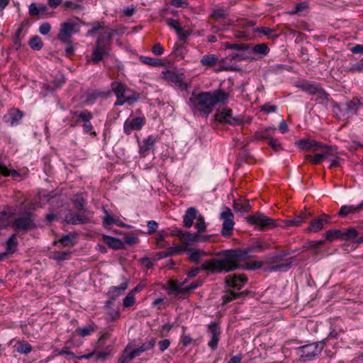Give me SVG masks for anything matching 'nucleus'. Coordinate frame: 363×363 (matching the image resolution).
Listing matches in <instances>:
<instances>
[{
	"instance_id": "obj_1",
	"label": "nucleus",
	"mask_w": 363,
	"mask_h": 363,
	"mask_svg": "<svg viewBox=\"0 0 363 363\" xmlns=\"http://www.w3.org/2000/svg\"><path fill=\"white\" fill-rule=\"evenodd\" d=\"M264 247L260 243L245 249L225 250L220 253L223 259H211L205 261L202 269H207L212 273L229 272L237 269L254 270L259 269L264 264L263 261H250L242 264L241 262L250 258V254L255 252H262Z\"/></svg>"
},
{
	"instance_id": "obj_2",
	"label": "nucleus",
	"mask_w": 363,
	"mask_h": 363,
	"mask_svg": "<svg viewBox=\"0 0 363 363\" xmlns=\"http://www.w3.org/2000/svg\"><path fill=\"white\" fill-rule=\"evenodd\" d=\"M228 94L223 89H218L213 92H201L189 99L188 105L194 113H199L206 118L213 111V108L218 102H224L228 99Z\"/></svg>"
},
{
	"instance_id": "obj_3",
	"label": "nucleus",
	"mask_w": 363,
	"mask_h": 363,
	"mask_svg": "<svg viewBox=\"0 0 363 363\" xmlns=\"http://www.w3.org/2000/svg\"><path fill=\"white\" fill-rule=\"evenodd\" d=\"M91 26V29L87 31V35H93L98 30H104L98 37L90 57V61L96 65L110 55L112 38L116 31L110 28H105L104 22L95 21Z\"/></svg>"
},
{
	"instance_id": "obj_4",
	"label": "nucleus",
	"mask_w": 363,
	"mask_h": 363,
	"mask_svg": "<svg viewBox=\"0 0 363 363\" xmlns=\"http://www.w3.org/2000/svg\"><path fill=\"white\" fill-rule=\"evenodd\" d=\"M247 223L251 225H256L260 227L262 229H268L273 228L277 226L281 227H289L294 226L298 227L300 226L303 223V220L301 218H297V216L294 219H289L281 221V223H277V220H273L263 213L257 212L253 216H250L246 218Z\"/></svg>"
},
{
	"instance_id": "obj_5",
	"label": "nucleus",
	"mask_w": 363,
	"mask_h": 363,
	"mask_svg": "<svg viewBox=\"0 0 363 363\" xmlns=\"http://www.w3.org/2000/svg\"><path fill=\"white\" fill-rule=\"evenodd\" d=\"M111 89L117 97L115 106H122L125 103L132 104L138 100V98L134 94H128L131 91L125 84L121 82H112Z\"/></svg>"
},
{
	"instance_id": "obj_6",
	"label": "nucleus",
	"mask_w": 363,
	"mask_h": 363,
	"mask_svg": "<svg viewBox=\"0 0 363 363\" xmlns=\"http://www.w3.org/2000/svg\"><path fill=\"white\" fill-rule=\"evenodd\" d=\"M325 346V342L320 341L301 346L297 350L302 360L311 361L320 354Z\"/></svg>"
},
{
	"instance_id": "obj_7",
	"label": "nucleus",
	"mask_w": 363,
	"mask_h": 363,
	"mask_svg": "<svg viewBox=\"0 0 363 363\" xmlns=\"http://www.w3.org/2000/svg\"><path fill=\"white\" fill-rule=\"evenodd\" d=\"M11 227L18 232L27 233L35 229L37 225L35 223V215L30 212H26L16 218L11 223Z\"/></svg>"
},
{
	"instance_id": "obj_8",
	"label": "nucleus",
	"mask_w": 363,
	"mask_h": 363,
	"mask_svg": "<svg viewBox=\"0 0 363 363\" xmlns=\"http://www.w3.org/2000/svg\"><path fill=\"white\" fill-rule=\"evenodd\" d=\"M71 114L72 119L75 123L81 124L85 133H89L91 135H96V133L94 130V127L91 123L93 115L90 111L88 110H82L80 111H73Z\"/></svg>"
},
{
	"instance_id": "obj_9",
	"label": "nucleus",
	"mask_w": 363,
	"mask_h": 363,
	"mask_svg": "<svg viewBox=\"0 0 363 363\" xmlns=\"http://www.w3.org/2000/svg\"><path fill=\"white\" fill-rule=\"evenodd\" d=\"M215 120L220 123H226L231 125H240L242 123V118L232 116V110L223 108L216 113Z\"/></svg>"
},
{
	"instance_id": "obj_10",
	"label": "nucleus",
	"mask_w": 363,
	"mask_h": 363,
	"mask_svg": "<svg viewBox=\"0 0 363 363\" xmlns=\"http://www.w3.org/2000/svg\"><path fill=\"white\" fill-rule=\"evenodd\" d=\"M234 216L229 208H225L220 213V219L223 220L221 234L224 237H229L232 235L235 223L233 221Z\"/></svg>"
},
{
	"instance_id": "obj_11",
	"label": "nucleus",
	"mask_w": 363,
	"mask_h": 363,
	"mask_svg": "<svg viewBox=\"0 0 363 363\" xmlns=\"http://www.w3.org/2000/svg\"><path fill=\"white\" fill-rule=\"evenodd\" d=\"M298 87L301 89L303 91L308 92L309 94L316 95L320 99H325L327 101L329 99V94H327L318 84L304 82L298 85Z\"/></svg>"
},
{
	"instance_id": "obj_12",
	"label": "nucleus",
	"mask_w": 363,
	"mask_h": 363,
	"mask_svg": "<svg viewBox=\"0 0 363 363\" xmlns=\"http://www.w3.org/2000/svg\"><path fill=\"white\" fill-rule=\"evenodd\" d=\"M75 26L76 23L70 21L62 23L57 39L64 43L70 44L72 43L70 38L74 33Z\"/></svg>"
},
{
	"instance_id": "obj_13",
	"label": "nucleus",
	"mask_w": 363,
	"mask_h": 363,
	"mask_svg": "<svg viewBox=\"0 0 363 363\" xmlns=\"http://www.w3.org/2000/svg\"><path fill=\"white\" fill-rule=\"evenodd\" d=\"M94 213L92 211L84 209L80 214H70L67 217V222L72 225H79L88 223L91 221Z\"/></svg>"
},
{
	"instance_id": "obj_14",
	"label": "nucleus",
	"mask_w": 363,
	"mask_h": 363,
	"mask_svg": "<svg viewBox=\"0 0 363 363\" xmlns=\"http://www.w3.org/2000/svg\"><path fill=\"white\" fill-rule=\"evenodd\" d=\"M208 332L211 335V340L208 345L215 350L218 347V343L220 337V330L218 323L215 322L211 323L208 326Z\"/></svg>"
},
{
	"instance_id": "obj_15",
	"label": "nucleus",
	"mask_w": 363,
	"mask_h": 363,
	"mask_svg": "<svg viewBox=\"0 0 363 363\" xmlns=\"http://www.w3.org/2000/svg\"><path fill=\"white\" fill-rule=\"evenodd\" d=\"M23 112L16 108H11L8 113L4 116V121L9 123L10 125L13 126L20 123L22 118L23 117Z\"/></svg>"
},
{
	"instance_id": "obj_16",
	"label": "nucleus",
	"mask_w": 363,
	"mask_h": 363,
	"mask_svg": "<svg viewBox=\"0 0 363 363\" xmlns=\"http://www.w3.org/2000/svg\"><path fill=\"white\" fill-rule=\"evenodd\" d=\"M145 122L143 117H135L131 120H126L123 128L126 134L129 135L134 130H140Z\"/></svg>"
},
{
	"instance_id": "obj_17",
	"label": "nucleus",
	"mask_w": 363,
	"mask_h": 363,
	"mask_svg": "<svg viewBox=\"0 0 363 363\" xmlns=\"http://www.w3.org/2000/svg\"><path fill=\"white\" fill-rule=\"evenodd\" d=\"M362 228H359L357 230L354 228H347L345 232H342V240H353L354 243L360 244L363 242V233L360 232Z\"/></svg>"
},
{
	"instance_id": "obj_18",
	"label": "nucleus",
	"mask_w": 363,
	"mask_h": 363,
	"mask_svg": "<svg viewBox=\"0 0 363 363\" xmlns=\"http://www.w3.org/2000/svg\"><path fill=\"white\" fill-rule=\"evenodd\" d=\"M247 277L245 274H233L226 277L227 283L233 288L240 290L247 282Z\"/></svg>"
},
{
	"instance_id": "obj_19",
	"label": "nucleus",
	"mask_w": 363,
	"mask_h": 363,
	"mask_svg": "<svg viewBox=\"0 0 363 363\" xmlns=\"http://www.w3.org/2000/svg\"><path fill=\"white\" fill-rule=\"evenodd\" d=\"M226 59L238 62L252 59L251 56L250 45L247 46V48H243L239 52L237 51L236 52L230 54Z\"/></svg>"
},
{
	"instance_id": "obj_20",
	"label": "nucleus",
	"mask_w": 363,
	"mask_h": 363,
	"mask_svg": "<svg viewBox=\"0 0 363 363\" xmlns=\"http://www.w3.org/2000/svg\"><path fill=\"white\" fill-rule=\"evenodd\" d=\"M297 147H298L301 150H310L313 149V150H320L322 147V144L310 139H301L296 143Z\"/></svg>"
},
{
	"instance_id": "obj_21",
	"label": "nucleus",
	"mask_w": 363,
	"mask_h": 363,
	"mask_svg": "<svg viewBox=\"0 0 363 363\" xmlns=\"http://www.w3.org/2000/svg\"><path fill=\"white\" fill-rule=\"evenodd\" d=\"M104 93L98 91H89L84 93L81 99L84 104L91 105L96 101L99 97L104 96Z\"/></svg>"
},
{
	"instance_id": "obj_22",
	"label": "nucleus",
	"mask_w": 363,
	"mask_h": 363,
	"mask_svg": "<svg viewBox=\"0 0 363 363\" xmlns=\"http://www.w3.org/2000/svg\"><path fill=\"white\" fill-rule=\"evenodd\" d=\"M155 139L153 136L150 135L143 141V145L140 147L139 153L142 157H146L149 152L153 150Z\"/></svg>"
},
{
	"instance_id": "obj_23",
	"label": "nucleus",
	"mask_w": 363,
	"mask_h": 363,
	"mask_svg": "<svg viewBox=\"0 0 363 363\" xmlns=\"http://www.w3.org/2000/svg\"><path fill=\"white\" fill-rule=\"evenodd\" d=\"M197 213L198 211L194 207L189 208L186 210L183 218V223L185 228H189L192 226L194 220L198 217Z\"/></svg>"
},
{
	"instance_id": "obj_24",
	"label": "nucleus",
	"mask_w": 363,
	"mask_h": 363,
	"mask_svg": "<svg viewBox=\"0 0 363 363\" xmlns=\"http://www.w3.org/2000/svg\"><path fill=\"white\" fill-rule=\"evenodd\" d=\"M128 284L127 281L123 282L119 286H112L109 289L107 296L109 298L115 300L116 298L122 295L128 289Z\"/></svg>"
},
{
	"instance_id": "obj_25",
	"label": "nucleus",
	"mask_w": 363,
	"mask_h": 363,
	"mask_svg": "<svg viewBox=\"0 0 363 363\" xmlns=\"http://www.w3.org/2000/svg\"><path fill=\"white\" fill-rule=\"evenodd\" d=\"M362 105V104L360 99L354 97L350 101L345 104V107L344 111L347 114L354 115L357 113L359 107Z\"/></svg>"
},
{
	"instance_id": "obj_26",
	"label": "nucleus",
	"mask_w": 363,
	"mask_h": 363,
	"mask_svg": "<svg viewBox=\"0 0 363 363\" xmlns=\"http://www.w3.org/2000/svg\"><path fill=\"white\" fill-rule=\"evenodd\" d=\"M102 238L109 247L113 250L124 249V243L121 240L106 235H104Z\"/></svg>"
},
{
	"instance_id": "obj_27",
	"label": "nucleus",
	"mask_w": 363,
	"mask_h": 363,
	"mask_svg": "<svg viewBox=\"0 0 363 363\" xmlns=\"http://www.w3.org/2000/svg\"><path fill=\"white\" fill-rule=\"evenodd\" d=\"M94 355H95L96 361H99V360L104 361L109 357L110 352H96V350H94L89 354L80 355V356L77 357V359H82L84 358L89 359Z\"/></svg>"
},
{
	"instance_id": "obj_28",
	"label": "nucleus",
	"mask_w": 363,
	"mask_h": 363,
	"mask_svg": "<svg viewBox=\"0 0 363 363\" xmlns=\"http://www.w3.org/2000/svg\"><path fill=\"white\" fill-rule=\"evenodd\" d=\"M233 208L237 213L243 214L250 211L251 206L247 200H239L234 201Z\"/></svg>"
},
{
	"instance_id": "obj_29",
	"label": "nucleus",
	"mask_w": 363,
	"mask_h": 363,
	"mask_svg": "<svg viewBox=\"0 0 363 363\" xmlns=\"http://www.w3.org/2000/svg\"><path fill=\"white\" fill-rule=\"evenodd\" d=\"M363 209V201L357 205V206H343L340 208L338 216L341 217H345L348 214L350 213H354L356 212H358L359 211Z\"/></svg>"
},
{
	"instance_id": "obj_30",
	"label": "nucleus",
	"mask_w": 363,
	"mask_h": 363,
	"mask_svg": "<svg viewBox=\"0 0 363 363\" xmlns=\"http://www.w3.org/2000/svg\"><path fill=\"white\" fill-rule=\"evenodd\" d=\"M155 338H151L148 341L144 342L142 344L141 346L139 347L135 348L133 350L134 354L135 357L140 356L143 352L147 351L150 349H152L155 347Z\"/></svg>"
},
{
	"instance_id": "obj_31",
	"label": "nucleus",
	"mask_w": 363,
	"mask_h": 363,
	"mask_svg": "<svg viewBox=\"0 0 363 363\" xmlns=\"http://www.w3.org/2000/svg\"><path fill=\"white\" fill-rule=\"evenodd\" d=\"M199 240L198 233H184V235L182 236L181 242L185 247L191 246L197 242Z\"/></svg>"
},
{
	"instance_id": "obj_32",
	"label": "nucleus",
	"mask_w": 363,
	"mask_h": 363,
	"mask_svg": "<svg viewBox=\"0 0 363 363\" xmlns=\"http://www.w3.org/2000/svg\"><path fill=\"white\" fill-rule=\"evenodd\" d=\"M131 346L128 345L123 350L122 354L118 358V363H129L135 357L133 350H130Z\"/></svg>"
},
{
	"instance_id": "obj_33",
	"label": "nucleus",
	"mask_w": 363,
	"mask_h": 363,
	"mask_svg": "<svg viewBox=\"0 0 363 363\" xmlns=\"http://www.w3.org/2000/svg\"><path fill=\"white\" fill-rule=\"evenodd\" d=\"M289 255V252L287 251H282L279 254L274 253V254L269 255L266 257V263L271 264H276V263L283 260L284 258Z\"/></svg>"
},
{
	"instance_id": "obj_34",
	"label": "nucleus",
	"mask_w": 363,
	"mask_h": 363,
	"mask_svg": "<svg viewBox=\"0 0 363 363\" xmlns=\"http://www.w3.org/2000/svg\"><path fill=\"white\" fill-rule=\"evenodd\" d=\"M276 131L275 128H267L264 131L256 132L254 135V138L257 140H260L263 139L269 140L272 135L274 134Z\"/></svg>"
},
{
	"instance_id": "obj_35",
	"label": "nucleus",
	"mask_w": 363,
	"mask_h": 363,
	"mask_svg": "<svg viewBox=\"0 0 363 363\" xmlns=\"http://www.w3.org/2000/svg\"><path fill=\"white\" fill-rule=\"evenodd\" d=\"M18 246L17 235L13 234L6 241V252L13 254L16 252Z\"/></svg>"
},
{
	"instance_id": "obj_36",
	"label": "nucleus",
	"mask_w": 363,
	"mask_h": 363,
	"mask_svg": "<svg viewBox=\"0 0 363 363\" xmlns=\"http://www.w3.org/2000/svg\"><path fill=\"white\" fill-rule=\"evenodd\" d=\"M247 293V291L238 293V292H234L231 290H228L225 292V294L222 297V299L223 301V303L226 304L227 303H228L230 301H232L235 299L240 298V296H242V295H244Z\"/></svg>"
},
{
	"instance_id": "obj_37",
	"label": "nucleus",
	"mask_w": 363,
	"mask_h": 363,
	"mask_svg": "<svg viewBox=\"0 0 363 363\" xmlns=\"http://www.w3.org/2000/svg\"><path fill=\"white\" fill-rule=\"evenodd\" d=\"M14 348L16 351L21 354H28L32 351V346L26 341H18Z\"/></svg>"
},
{
	"instance_id": "obj_38",
	"label": "nucleus",
	"mask_w": 363,
	"mask_h": 363,
	"mask_svg": "<svg viewBox=\"0 0 363 363\" xmlns=\"http://www.w3.org/2000/svg\"><path fill=\"white\" fill-rule=\"evenodd\" d=\"M251 52L257 55H267L269 52V48L265 43H259L252 47L250 46Z\"/></svg>"
},
{
	"instance_id": "obj_39",
	"label": "nucleus",
	"mask_w": 363,
	"mask_h": 363,
	"mask_svg": "<svg viewBox=\"0 0 363 363\" xmlns=\"http://www.w3.org/2000/svg\"><path fill=\"white\" fill-rule=\"evenodd\" d=\"M140 60L145 65H149L156 67L163 66L164 65V63L160 59L152 58L146 56H140Z\"/></svg>"
},
{
	"instance_id": "obj_40",
	"label": "nucleus",
	"mask_w": 363,
	"mask_h": 363,
	"mask_svg": "<svg viewBox=\"0 0 363 363\" xmlns=\"http://www.w3.org/2000/svg\"><path fill=\"white\" fill-rule=\"evenodd\" d=\"M323 148L322 152L320 153L322 160L329 159L330 157H334L337 155L336 148L332 146H323L322 145V147Z\"/></svg>"
},
{
	"instance_id": "obj_41",
	"label": "nucleus",
	"mask_w": 363,
	"mask_h": 363,
	"mask_svg": "<svg viewBox=\"0 0 363 363\" xmlns=\"http://www.w3.org/2000/svg\"><path fill=\"white\" fill-rule=\"evenodd\" d=\"M104 211L106 214L103 219V224L104 226L110 225L112 224H117L119 226L122 225V223H118V219H117L113 215L109 214L105 208L104 209Z\"/></svg>"
},
{
	"instance_id": "obj_42",
	"label": "nucleus",
	"mask_w": 363,
	"mask_h": 363,
	"mask_svg": "<svg viewBox=\"0 0 363 363\" xmlns=\"http://www.w3.org/2000/svg\"><path fill=\"white\" fill-rule=\"evenodd\" d=\"M187 252L189 253V260L192 262L198 263L202 255H205L206 253L203 250H193L192 249H188Z\"/></svg>"
},
{
	"instance_id": "obj_43",
	"label": "nucleus",
	"mask_w": 363,
	"mask_h": 363,
	"mask_svg": "<svg viewBox=\"0 0 363 363\" xmlns=\"http://www.w3.org/2000/svg\"><path fill=\"white\" fill-rule=\"evenodd\" d=\"M324 220L323 218L312 220L308 227V230L316 233L323 228Z\"/></svg>"
},
{
	"instance_id": "obj_44",
	"label": "nucleus",
	"mask_w": 363,
	"mask_h": 363,
	"mask_svg": "<svg viewBox=\"0 0 363 363\" xmlns=\"http://www.w3.org/2000/svg\"><path fill=\"white\" fill-rule=\"evenodd\" d=\"M325 238L332 242L336 239L342 240V232L340 230H328L325 235Z\"/></svg>"
},
{
	"instance_id": "obj_45",
	"label": "nucleus",
	"mask_w": 363,
	"mask_h": 363,
	"mask_svg": "<svg viewBox=\"0 0 363 363\" xmlns=\"http://www.w3.org/2000/svg\"><path fill=\"white\" fill-rule=\"evenodd\" d=\"M294 259H295V257H291L289 262L284 263V264H277V265L272 266L271 267H269V272H276V271L282 270L284 269L285 270H287L291 267L292 262Z\"/></svg>"
},
{
	"instance_id": "obj_46",
	"label": "nucleus",
	"mask_w": 363,
	"mask_h": 363,
	"mask_svg": "<svg viewBox=\"0 0 363 363\" xmlns=\"http://www.w3.org/2000/svg\"><path fill=\"white\" fill-rule=\"evenodd\" d=\"M28 44L29 46L35 50H40L43 46V43L40 38L38 35L32 37L30 39Z\"/></svg>"
},
{
	"instance_id": "obj_47",
	"label": "nucleus",
	"mask_w": 363,
	"mask_h": 363,
	"mask_svg": "<svg viewBox=\"0 0 363 363\" xmlns=\"http://www.w3.org/2000/svg\"><path fill=\"white\" fill-rule=\"evenodd\" d=\"M218 60V58L215 55H206L201 59V63L203 66H212Z\"/></svg>"
},
{
	"instance_id": "obj_48",
	"label": "nucleus",
	"mask_w": 363,
	"mask_h": 363,
	"mask_svg": "<svg viewBox=\"0 0 363 363\" xmlns=\"http://www.w3.org/2000/svg\"><path fill=\"white\" fill-rule=\"evenodd\" d=\"M195 227L197 230L196 233H198L199 235L200 233L206 231V223L204 221V218L201 215H199L196 218V223Z\"/></svg>"
},
{
	"instance_id": "obj_49",
	"label": "nucleus",
	"mask_w": 363,
	"mask_h": 363,
	"mask_svg": "<svg viewBox=\"0 0 363 363\" xmlns=\"http://www.w3.org/2000/svg\"><path fill=\"white\" fill-rule=\"evenodd\" d=\"M169 294L175 292L179 295H184L182 284L179 285L178 283L175 281H169Z\"/></svg>"
},
{
	"instance_id": "obj_50",
	"label": "nucleus",
	"mask_w": 363,
	"mask_h": 363,
	"mask_svg": "<svg viewBox=\"0 0 363 363\" xmlns=\"http://www.w3.org/2000/svg\"><path fill=\"white\" fill-rule=\"evenodd\" d=\"M250 45V44L246 43H230L228 42H225L224 43V47L226 49H230L235 50L236 52H239L240 50H242L245 48H247V46Z\"/></svg>"
},
{
	"instance_id": "obj_51",
	"label": "nucleus",
	"mask_w": 363,
	"mask_h": 363,
	"mask_svg": "<svg viewBox=\"0 0 363 363\" xmlns=\"http://www.w3.org/2000/svg\"><path fill=\"white\" fill-rule=\"evenodd\" d=\"M163 76L165 79L174 82L175 84L179 82V79L180 78L176 73L169 70L164 72Z\"/></svg>"
},
{
	"instance_id": "obj_52",
	"label": "nucleus",
	"mask_w": 363,
	"mask_h": 363,
	"mask_svg": "<svg viewBox=\"0 0 363 363\" xmlns=\"http://www.w3.org/2000/svg\"><path fill=\"white\" fill-rule=\"evenodd\" d=\"M95 330V328L92 325H88L84 328H79L76 330V332L82 337L90 335L91 332Z\"/></svg>"
},
{
	"instance_id": "obj_53",
	"label": "nucleus",
	"mask_w": 363,
	"mask_h": 363,
	"mask_svg": "<svg viewBox=\"0 0 363 363\" xmlns=\"http://www.w3.org/2000/svg\"><path fill=\"white\" fill-rule=\"evenodd\" d=\"M74 203L75 207L78 210H79V211L84 210V207L86 204V201H85L84 199L83 198V196H82L81 195H77L75 196V199H74Z\"/></svg>"
},
{
	"instance_id": "obj_54",
	"label": "nucleus",
	"mask_w": 363,
	"mask_h": 363,
	"mask_svg": "<svg viewBox=\"0 0 363 363\" xmlns=\"http://www.w3.org/2000/svg\"><path fill=\"white\" fill-rule=\"evenodd\" d=\"M135 302V298L133 293L129 292L123 298V306L126 308L131 307Z\"/></svg>"
},
{
	"instance_id": "obj_55",
	"label": "nucleus",
	"mask_w": 363,
	"mask_h": 363,
	"mask_svg": "<svg viewBox=\"0 0 363 363\" xmlns=\"http://www.w3.org/2000/svg\"><path fill=\"white\" fill-rule=\"evenodd\" d=\"M59 242L61 243V245L64 247L74 246V242L72 241V237L70 235H66L62 236Z\"/></svg>"
},
{
	"instance_id": "obj_56",
	"label": "nucleus",
	"mask_w": 363,
	"mask_h": 363,
	"mask_svg": "<svg viewBox=\"0 0 363 363\" xmlns=\"http://www.w3.org/2000/svg\"><path fill=\"white\" fill-rule=\"evenodd\" d=\"M350 72H361L363 71V60H361L353 64L349 69Z\"/></svg>"
},
{
	"instance_id": "obj_57",
	"label": "nucleus",
	"mask_w": 363,
	"mask_h": 363,
	"mask_svg": "<svg viewBox=\"0 0 363 363\" xmlns=\"http://www.w3.org/2000/svg\"><path fill=\"white\" fill-rule=\"evenodd\" d=\"M71 255V252H57L54 255L53 258L57 261H62L68 259L69 256Z\"/></svg>"
},
{
	"instance_id": "obj_58",
	"label": "nucleus",
	"mask_w": 363,
	"mask_h": 363,
	"mask_svg": "<svg viewBox=\"0 0 363 363\" xmlns=\"http://www.w3.org/2000/svg\"><path fill=\"white\" fill-rule=\"evenodd\" d=\"M65 9H73V10H82L83 6L79 4H75L70 1H67L64 3Z\"/></svg>"
},
{
	"instance_id": "obj_59",
	"label": "nucleus",
	"mask_w": 363,
	"mask_h": 363,
	"mask_svg": "<svg viewBox=\"0 0 363 363\" xmlns=\"http://www.w3.org/2000/svg\"><path fill=\"white\" fill-rule=\"evenodd\" d=\"M0 174L4 177L9 176L10 174L12 176H18V173L16 170L10 172L6 166L0 164Z\"/></svg>"
},
{
	"instance_id": "obj_60",
	"label": "nucleus",
	"mask_w": 363,
	"mask_h": 363,
	"mask_svg": "<svg viewBox=\"0 0 363 363\" xmlns=\"http://www.w3.org/2000/svg\"><path fill=\"white\" fill-rule=\"evenodd\" d=\"M211 16L213 18L218 20V19L226 18L227 13L223 9H218L213 11Z\"/></svg>"
},
{
	"instance_id": "obj_61",
	"label": "nucleus",
	"mask_w": 363,
	"mask_h": 363,
	"mask_svg": "<svg viewBox=\"0 0 363 363\" xmlns=\"http://www.w3.org/2000/svg\"><path fill=\"white\" fill-rule=\"evenodd\" d=\"M305 158H306V160L311 161L313 164H320L321 162V161L323 160L320 153L315 154L314 156H311L310 155H306L305 156Z\"/></svg>"
},
{
	"instance_id": "obj_62",
	"label": "nucleus",
	"mask_w": 363,
	"mask_h": 363,
	"mask_svg": "<svg viewBox=\"0 0 363 363\" xmlns=\"http://www.w3.org/2000/svg\"><path fill=\"white\" fill-rule=\"evenodd\" d=\"M308 8V4L306 2H300L296 5L295 10L290 12V14L294 15Z\"/></svg>"
},
{
	"instance_id": "obj_63",
	"label": "nucleus",
	"mask_w": 363,
	"mask_h": 363,
	"mask_svg": "<svg viewBox=\"0 0 363 363\" xmlns=\"http://www.w3.org/2000/svg\"><path fill=\"white\" fill-rule=\"evenodd\" d=\"M158 228V223L155 220H150L147 222V234L151 235L156 232Z\"/></svg>"
},
{
	"instance_id": "obj_64",
	"label": "nucleus",
	"mask_w": 363,
	"mask_h": 363,
	"mask_svg": "<svg viewBox=\"0 0 363 363\" xmlns=\"http://www.w3.org/2000/svg\"><path fill=\"white\" fill-rule=\"evenodd\" d=\"M269 145L274 150L279 151L281 149V144L277 141V140L274 139L272 136L269 140Z\"/></svg>"
}]
</instances>
